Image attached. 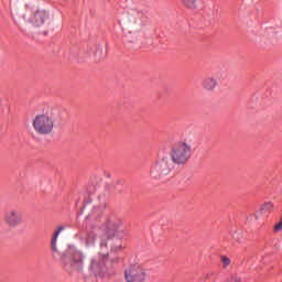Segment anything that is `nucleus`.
I'll list each match as a JSON object with an SVG mask.
<instances>
[{
  "label": "nucleus",
  "mask_w": 282,
  "mask_h": 282,
  "mask_svg": "<svg viewBox=\"0 0 282 282\" xmlns=\"http://www.w3.org/2000/svg\"><path fill=\"white\" fill-rule=\"evenodd\" d=\"M63 261L73 272H90L95 276H102V264L97 260H89L80 250L70 251L67 260Z\"/></svg>",
  "instance_id": "nucleus-1"
},
{
  "label": "nucleus",
  "mask_w": 282,
  "mask_h": 282,
  "mask_svg": "<svg viewBox=\"0 0 282 282\" xmlns=\"http://www.w3.org/2000/svg\"><path fill=\"white\" fill-rule=\"evenodd\" d=\"M32 127L37 135H52L56 127V119L50 112H41L33 118Z\"/></svg>",
  "instance_id": "nucleus-2"
},
{
  "label": "nucleus",
  "mask_w": 282,
  "mask_h": 282,
  "mask_svg": "<svg viewBox=\"0 0 282 282\" xmlns=\"http://www.w3.org/2000/svg\"><path fill=\"white\" fill-rule=\"evenodd\" d=\"M122 223L120 220H107L101 226L99 235L100 248H107V241L115 239V237H122Z\"/></svg>",
  "instance_id": "nucleus-3"
},
{
  "label": "nucleus",
  "mask_w": 282,
  "mask_h": 282,
  "mask_svg": "<svg viewBox=\"0 0 282 282\" xmlns=\"http://www.w3.org/2000/svg\"><path fill=\"white\" fill-rule=\"evenodd\" d=\"M191 144L186 142H180L172 148L170 158L173 164H176L177 166H184V164L191 160Z\"/></svg>",
  "instance_id": "nucleus-4"
},
{
  "label": "nucleus",
  "mask_w": 282,
  "mask_h": 282,
  "mask_svg": "<svg viewBox=\"0 0 282 282\" xmlns=\"http://www.w3.org/2000/svg\"><path fill=\"white\" fill-rule=\"evenodd\" d=\"M127 282H147V268L140 262L132 261L124 272Z\"/></svg>",
  "instance_id": "nucleus-5"
},
{
  "label": "nucleus",
  "mask_w": 282,
  "mask_h": 282,
  "mask_svg": "<svg viewBox=\"0 0 282 282\" xmlns=\"http://www.w3.org/2000/svg\"><path fill=\"white\" fill-rule=\"evenodd\" d=\"M47 19H50V14L47 13V11L43 9H37L31 12L29 19L26 20V23L29 28H32V30H43V28H45V24L47 23Z\"/></svg>",
  "instance_id": "nucleus-6"
},
{
  "label": "nucleus",
  "mask_w": 282,
  "mask_h": 282,
  "mask_svg": "<svg viewBox=\"0 0 282 282\" xmlns=\"http://www.w3.org/2000/svg\"><path fill=\"white\" fill-rule=\"evenodd\" d=\"M2 219L8 228H17L18 226H21V224H23V217L21 216L19 210L14 208L4 212Z\"/></svg>",
  "instance_id": "nucleus-7"
},
{
  "label": "nucleus",
  "mask_w": 282,
  "mask_h": 282,
  "mask_svg": "<svg viewBox=\"0 0 282 282\" xmlns=\"http://www.w3.org/2000/svg\"><path fill=\"white\" fill-rule=\"evenodd\" d=\"M274 210V203L272 202H264L258 212H256L254 217L256 219H261L262 217H268V213H272Z\"/></svg>",
  "instance_id": "nucleus-8"
},
{
  "label": "nucleus",
  "mask_w": 282,
  "mask_h": 282,
  "mask_svg": "<svg viewBox=\"0 0 282 282\" xmlns=\"http://www.w3.org/2000/svg\"><path fill=\"white\" fill-rule=\"evenodd\" d=\"M181 4L185 10H188V12H196V10H199V0H181Z\"/></svg>",
  "instance_id": "nucleus-9"
},
{
  "label": "nucleus",
  "mask_w": 282,
  "mask_h": 282,
  "mask_svg": "<svg viewBox=\"0 0 282 282\" xmlns=\"http://www.w3.org/2000/svg\"><path fill=\"white\" fill-rule=\"evenodd\" d=\"M203 87L206 91H214L217 87V80L214 77H208L203 82Z\"/></svg>",
  "instance_id": "nucleus-10"
},
{
  "label": "nucleus",
  "mask_w": 282,
  "mask_h": 282,
  "mask_svg": "<svg viewBox=\"0 0 282 282\" xmlns=\"http://www.w3.org/2000/svg\"><path fill=\"white\" fill-rule=\"evenodd\" d=\"M220 263H221L223 270H228V268H230V265L232 263V259H230V257H228L226 254H221L220 256Z\"/></svg>",
  "instance_id": "nucleus-11"
},
{
  "label": "nucleus",
  "mask_w": 282,
  "mask_h": 282,
  "mask_svg": "<svg viewBox=\"0 0 282 282\" xmlns=\"http://www.w3.org/2000/svg\"><path fill=\"white\" fill-rule=\"evenodd\" d=\"M85 246H86L87 248H94V246H96V235L89 234V235L86 237Z\"/></svg>",
  "instance_id": "nucleus-12"
},
{
  "label": "nucleus",
  "mask_w": 282,
  "mask_h": 282,
  "mask_svg": "<svg viewBox=\"0 0 282 282\" xmlns=\"http://www.w3.org/2000/svg\"><path fill=\"white\" fill-rule=\"evenodd\" d=\"M61 228L54 234L53 239H52V246L53 250H56V239H58V235H61Z\"/></svg>",
  "instance_id": "nucleus-13"
},
{
  "label": "nucleus",
  "mask_w": 282,
  "mask_h": 282,
  "mask_svg": "<svg viewBox=\"0 0 282 282\" xmlns=\"http://www.w3.org/2000/svg\"><path fill=\"white\" fill-rule=\"evenodd\" d=\"M228 282H241V279L237 275H231L229 279H228Z\"/></svg>",
  "instance_id": "nucleus-14"
}]
</instances>
